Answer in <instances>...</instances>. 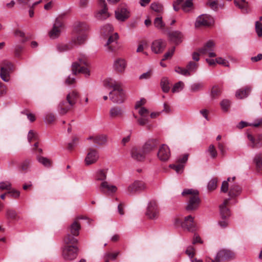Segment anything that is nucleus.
I'll use <instances>...</instances> for the list:
<instances>
[{
    "mask_svg": "<svg viewBox=\"0 0 262 262\" xmlns=\"http://www.w3.org/2000/svg\"><path fill=\"white\" fill-rule=\"evenodd\" d=\"M159 141L157 139L148 140L142 146V149L145 155L152 151L158 145Z\"/></svg>",
    "mask_w": 262,
    "mask_h": 262,
    "instance_id": "nucleus-21",
    "label": "nucleus"
},
{
    "mask_svg": "<svg viewBox=\"0 0 262 262\" xmlns=\"http://www.w3.org/2000/svg\"><path fill=\"white\" fill-rule=\"evenodd\" d=\"M217 179L214 178L212 179L209 182L207 185L208 190L212 191L216 189L217 187Z\"/></svg>",
    "mask_w": 262,
    "mask_h": 262,
    "instance_id": "nucleus-48",
    "label": "nucleus"
},
{
    "mask_svg": "<svg viewBox=\"0 0 262 262\" xmlns=\"http://www.w3.org/2000/svg\"><path fill=\"white\" fill-rule=\"evenodd\" d=\"M168 37L176 44H179L182 42L183 35L179 31H174L168 33Z\"/></svg>",
    "mask_w": 262,
    "mask_h": 262,
    "instance_id": "nucleus-26",
    "label": "nucleus"
},
{
    "mask_svg": "<svg viewBox=\"0 0 262 262\" xmlns=\"http://www.w3.org/2000/svg\"><path fill=\"white\" fill-rule=\"evenodd\" d=\"M79 98L78 93L73 91L69 93L66 97V99L61 101L58 105V112L61 115L66 114L71 110L76 103Z\"/></svg>",
    "mask_w": 262,
    "mask_h": 262,
    "instance_id": "nucleus-1",
    "label": "nucleus"
},
{
    "mask_svg": "<svg viewBox=\"0 0 262 262\" xmlns=\"http://www.w3.org/2000/svg\"><path fill=\"white\" fill-rule=\"evenodd\" d=\"M251 91V88L246 86L236 91L235 97L237 99H244L247 97Z\"/></svg>",
    "mask_w": 262,
    "mask_h": 262,
    "instance_id": "nucleus-25",
    "label": "nucleus"
},
{
    "mask_svg": "<svg viewBox=\"0 0 262 262\" xmlns=\"http://www.w3.org/2000/svg\"><path fill=\"white\" fill-rule=\"evenodd\" d=\"M99 158V152L97 150L93 148H90L84 159L86 165H90L95 163Z\"/></svg>",
    "mask_w": 262,
    "mask_h": 262,
    "instance_id": "nucleus-9",
    "label": "nucleus"
},
{
    "mask_svg": "<svg viewBox=\"0 0 262 262\" xmlns=\"http://www.w3.org/2000/svg\"><path fill=\"white\" fill-rule=\"evenodd\" d=\"M88 66V62L86 58L84 56L79 57L77 61L73 63L72 65V71L74 75L78 73H83L85 74L86 77L89 76L90 75V71L86 68L84 67Z\"/></svg>",
    "mask_w": 262,
    "mask_h": 262,
    "instance_id": "nucleus-4",
    "label": "nucleus"
},
{
    "mask_svg": "<svg viewBox=\"0 0 262 262\" xmlns=\"http://www.w3.org/2000/svg\"><path fill=\"white\" fill-rule=\"evenodd\" d=\"M106 142L107 137L104 135L96 136L94 139V143L99 145H104Z\"/></svg>",
    "mask_w": 262,
    "mask_h": 262,
    "instance_id": "nucleus-36",
    "label": "nucleus"
},
{
    "mask_svg": "<svg viewBox=\"0 0 262 262\" xmlns=\"http://www.w3.org/2000/svg\"><path fill=\"white\" fill-rule=\"evenodd\" d=\"M110 99L116 103H122L124 102L125 99V94L121 88L119 86V89L116 91H111L109 93Z\"/></svg>",
    "mask_w": 262,
    "mask_h": 262,
    "instance_id": "nucleus-11",
    "label": "nucleus"
},
{
    "mask_svg": "<svg viewBox=\"0 0 262 262\" xmlns=\"http://www.w3.org/2000/svg\"><path fill=\"white\" fill-rule=\"evenodd\" d=\"M131 157L137 161H142L145 158V154L143 149L136 147H133L130 150Z\"/></svg>",
    "mask_w": 262,
    "mask_h": 262,
    "instance_id": "nucleus-19",
    "label": "nucleus"
},
{
    "mask_svg": "<svg viewBox=\"0 0 262 262\" xmlns=\"http://www.w3.org/2000/svg\"><path fill=\"white\" fill-rule=\"evenodd\" d=\"M169 167L172 169H173L178 173H181L184 165V164H181L180 163H177L176 164H171L170 165Z\"/></svg>",
    "mask_w": 262,
    "mask_h": 262,
    "instance_id": "nucleus-51",
    "label": "nucleus"
},
{
    "mask_svg": "<svg viewBox=\"0 0 262 262\" xmlns=\"http://www.w3.org/2000/svg\"><path fill=\"white\" fill-rule=\"evenodd\" d=\"M99 4L102 9L97 14V18L100 20H104L109 17V14L107 12L106 4L105 0H99Z\"/></svg>",
    "mask_w": 262,
    "mask_h": 262,
    "instance_id": "nucleus-22",
    "label": "nucleus"
},
{
    "mask_svg": "<svg viewBox=\"0 0 262 262\" xmlns=\"http://www.w3.org/2000/svg\"><path fill=\"white\" fill-rule=\"evenodd\" d=\"M256 169L258 172H262V153L256 154L254 158Z\"/></svg>",
    "mask_w": 262,
    "mask_h": 262,
    "instance_id": "nucleus-33",
    "label": "nucleus"
},
{
    "mask_svg": "<svg viewBox=\"0 0 262 262\" xmlns=\"http://www.w3.org/2000/svg\"><path fill=\"white\" fill-rule=\"evenodd\" d=\"M108 36V39L107 41V42L105 45V46L107 47V50L108 51H113L114 49L112 45H111V44L117 41L118 38V35L117 33H115L114 35L110 34Z\"/></svg>",
    "mask_w": 262,
    "mask_h": 262,
    "instance_id": "nucleus-31",
    "label": "nucleus"
},
{
    "mask_svg": "<svg viewBox=\"0 0 262 262\" xmlns=\"http://www.w3.org/2000/svg\"><path fill=\"white\" fill-rule=\"evenodd\" d=\"M203 87V83L202 82L194 83L190 86V91L192 92H196L200 91Z\"/></svg>",
    "mask_w": 262,
    "mask_h": 262,
    "instance_id": "nucleus-50",
    "label": "nucleus"
},
{
    "mask_svg": "<svg viewBox=\"0 0 262 262\" xmlns=\"http://www.w3.org/2000/svg\"><path fill=\"white\" fill-rule=\"evenodd\" d=\"M151 9L157 12H160L163 10V6L160 4L152 3L150 5Z\"/></svg>",
    "mask_w": 262,
    "mask_h": 262,
    "instance_id": "nucleus-54",
    "label": "nucleus"
},
{
    "mask_svg": "<svg viewBox=\"0 0 262 262\" xmlns=\"http://www.w3.org/2000/svg\"><path fill=\"white\" fill-rule=\"evenodd\" d=\"M103 85L106 88H113L112 91H116L119 89L120 84L112 78H107L103 82Z\"/></svg>",
    "mask_w": 262,
    "mask_h": 262,
    "instance_id": "nucleus-29",
    "label": "nucleus"
},
{
    "mask_svg": "<svg viewBox=\"0 0 262 262\" xmlns=\"http://www.w3.org/2000/svg\"><path fill=\"white\" fill-rule=\"evenodd\" d=\"M182 9L185 12H188L193 7L192 0H187L182 5Z\"/></svg>",
    "mask_w": 262,
    "mask_h": 262,
    "instance_id": "nucleus-43",
    "label": "nucleus"
},
{
    "mask_svg": "<svg viewBox=\"0 0 262 262\" xmlns=\"http://www.w3.org/2000/svg\"><path fill=\"white\" fill-rule=\"evenodd\" d=\"M198 67V66L197 63L193 61H190L186 66V69L187 70H188L190 74L191 72H195L196 71Z\"/></svg>",
    "mask_w": 262,
    "mask_h": 262,
    "instance_id": "nucleus-49",
    "label": "nucleus"
},
{
    "mask_svg": "<svg viewBox=\"0 0 262 262\" xmlns=\"http://www.w3.org/2000/svg\"><path fill=\"white\" fill-rule=\"evenodd\" d=\"M37 138V134L32 130L29 132L28 135V140L29 142H31L33 140H36Z\"/></svg>",
    "mask_w": 262,
    "mask_h": 262,
    "instance_id": "nucleus-61",
    "label": "nucleus"
},
{
    "mask_svg": "<svg viewBox=\"0 0 262 262\" xmlns=\"http://www.w3.org/2000/svg\"><path fill=\"white\" fill-rule=\"evenodd\" d=\"M126 61L123 58H117L115 60L114 62L113 68L114 70L118 72H123L126 68Z\"/></svg>",
    "mask_w": 262,
    "mask_h": 262,
    "instance_id": "nucleus-23",
    "label": "nucleus"
},
{
    "mask_svg": "<svg viewBox=\"0 0 262 262\" xmlns=\"http://www.w3.org/2000/svg\"><path fill=\"white\" fill-rule=\"evenodd\" d=\"M213 21L212 17L208 14H202L199 16L195 23V27L199 28L200 27H209Z\"/></svg>",
    "mask_w": 262,
    "mask_h": 262,
    "instance_id": "nucleus-12",
    "label": "nucleus"
},
{
    "mask_svg": "<svg viewBox=\"0 0 262 262\" xmlns=\"http://www.w3.org/2000/svg\"><path fill=\"white\" fill-rule=\"evenodd\" d=\"M175 71L181 75H184V76H190V74L189 73V72L188 70H187V69H183L181 67H177L175 69Z\"/></svg>",
    "mask_w": 262,
    "mask_h": 262,
    "instance_id": "nucleus-59",
    "label": "nucleus"
},
{
    "mask_svg": "<svg viewBox=\"0 0 262 262\" xmlns=\"http://www.w3.org/2000/svg\"><path fill=\"white\" fill-rule=\"evenodd\" d=\"M184 84L182 81H179L176 83L172 89V93H176L182 90L184 88Z\"/></svg>",
    "mask_w": 262,
    "mask_h": 262,
    "instance_id": "nucleus-52",
    "label": "nucleus"
},
{
    "mask_svg": "<svg viewBox=\"0 0 262 262\" xmlns=\"http://www.w3.org/2000/svg\"><path fill=\"white\" fill-rule=\"evenodd\" d=\"M146 216L150 220H156L159 216V210L156 201H150L147 206L145 213Z\"/></svg>",
    "mask_w": 262,
    "mask_h": 262,
    "instance_id": "nucleus-8",
    "label": "nucleus"
},
{
    "mask_svg": "<svg viewBox=\"0 0 262 262\" xmlns=\"http://www.w3.org/2000/svg\"><path fill=\"white\" fill-rule=\"evenodd\" d=\"M114 30L113 26L110 24H106L102 27L101 33L104 36H108L111 34Z\"/></svg>",
    "mask_w": 262,
    "mask_h": 262,
    "instance_id": "nucleus-37",
    "label": "nucleus"
},
{
    "mask_svg": "<svg viewBox=\"0 0 262 262\" xmlns=\"http://www.w3.org/2000/svg\"><path fill=\"white\" fill-rule=\"evenodd\" d=\"M170 83L166 77H163L161 79V86L162 89V91L165 93H167L170 90Z\"/></svg>",
    "mask_w": 262,
    "mask_h": 262,
    "instance_id": "nucleus-38",
    "label": "nucleus"
},
{
    "mask_svg": "<svg viewBox=\"0 0 262 262\" xmlns=\"http://www.w3.org/2000/svg\"><path fill=\"white\" fill-rule=\"evenodd\" d=\"M230 101L227 99H224L220 103L222 110L225 112L228 111V108L230 106Z\"/></svg>",
    "mask_w": 262,
    "mask_h": 262,
    "instance_id": "nucleus-53",
    "label": "nucleus"
},
{
    "mask_svg": "<svg viewBox=\"0 0 262 262\" xmlns=\"http://www.w3.org/2000/svg\"><path fill=\"white\" fill-rule=\"evenodd\" d=\"M81 226L77 220L74 221L68 229V232L71 233L74 236H78L79 233Z\"/></svg>",
    "mask_w": 262,
    "mask_h": 262,
    "instance_id": "nucleus-27",
    "label": "nucleus"
},
{
    "mask_svg": "<svg viewBox=\"0 0 262 262\" xmlns=\"http://www.w3.org/2000/svg\"><path fill=\"white\" fill-rule=\"evenodd\" d=\"M31 160L30 159H26L24 161L20 164V168L21 170L24 171H27L31 165Z\"/></svg>",
    "mask_w": 262,
    "mask_h": 262,
    "instance_id": "nucleus-46",
    "label": "nucleus"
},
{
    "mask_svg": "<svg viewBox=\"0 0 262 262\" xmlns=\"http://www.w3.org/2000/svg\"><path fill=\"white\" fill-rule=\"evenodd\" d=\"M242 191L241 188L237 185H233L230 187L229 195L231 198H234L238 195Z\"/></svg>",
    "mask_w": 262,
    "mask_h": 262,
    "instance_id": "nucleus-34",
    "label": "nucleus"
},
{
    "mask_svg": "<svg viewBox=\"0 0 262 262\" xmlns=\"http://www.w3.org/2000/svg\"><path fill=\"white\" fill-rule=\"evenodd\" d=\"M154 25L155 26L159 29H162L164 28L165 26L164 23L162 21V17H156L154 20Z\"/></svg>",
    "mask_w": 262,
    "mask_h": 262,
    "instance_id": "nucleus-47",
    "label": "nucleus"
},
{
    "mask_svg": "<svg viewBox=\"0 0 262 262\" xmlns=\"http://www.w3.org/2000/svg\"><path fill=\"white\" fill-rule=\"evenodd\" d=\"M146 189V185L141 181L136 180L129 185L127 192L129 195H134L140 193Z\"/></svg>",
    "mask_w": 262,
    "mask_h": 262,
    "instance_id": "nucleus-7",
    "label": "nucleus"
},
{
    "mask_svg": "<svg viewBox=\"0 0 262 262\" xmlns=\"http://www.w3.org/2000/svg\"><path fill=\"white\" fill-rule=\"evenodd\" d=\"M157 156L161 161H167L170 156V152L169 147L166 145L163 144L159 148Z\"/></svg>",
    "mask_w": 262,
    "mask_h": 262,
    "instance_id": "nucleus-18",
    "label": "nucleus"
},
{
    "mask_svg": "<svg viewBox=\"0 0 262 262\" xmlns=\"http://www.w3.org/2000/svg\"><path fill=\"white\" fill-rule=\"evenodd\" d=\"M99 189L101 193L110 195L115 193L117 188L116 186L110 184L107 181L102 182L99 186Z\"/></svg>",
    "mask_w": 262,
    "mask_h": 262,
    "instance_id": "nucleus-15",
    "label": "nucleus"
},
{
    "mask_svg": "<svg viewBox=\"0 0 262 262\" xmlns=\"http://www.w3.org/2000/svg\"><path fill=\"white\" fill-rule=\"evenodd\" d=\"M64 28L63 23L61 18L57 17L53 24L52 29L49 32V36L51 39H56L59 37Z\"/></svg>",
    "mask_w": 262,
    "mask_h": 262,
    "instance_id": "nucleus-6",
    "label": "nucleus"
},
{
    "mask_svg": "<svg viewBox=\"0 0 262 262\" xmlns=\"http://www.w3.org/2000/svg\"><path fill=\"white\" fill-rule=\"evenodd\" d=\"M247 137L249 141V146L252 148H260L262 147V134H258L254 137L251 134H248Z\"/></svg>",
    "mask_w": 262,
    "mask_h": 262,
    "instance_id": "nucleus-13",
    "label": "nucleus"
},
{
    "mask_svg": "<svg viewBox=\"0 0 262 262\" xmlns=\"http://www.w3.org/2000/svg\"><path fill=\"white\" fill-rule=\"evenodd\" d=\"M234 253L231 251L223 249L220 250L216 254L215 259L212 260V262H220L221 261L232 258Z\"/></svg>",
    "mask_w": 262,
    "mask_h": 262,
    "instance_id": "nucleus-14",
    "label": "nucleus"
},
{
    "mask_svg": "<svg viewBox=\"0 0 262 262\" xmlns=\"http://www.w3.org/2000/svg\"><path fill=\"white\" fill-rule=\"evenodd\" d=\"M124 111L122 107L114 106L109 111V116L111 119L121 118L124 116Z\"/></svg>",
    "mask_w": 262,
    "mask_h": 262,
    "instance_id": "nucleus-20",
    "label": "nucleus"
},
{
    "mask_svg": "<svg viewBox=\"0 0 262 262\" xmlns=\"http://www.w3.org/2000/svg\"><path fill=\"white\" fill-rule=\"evenodd\" d=\"M6 215L8 217H9L12 219H14L16 217L17 213L16 211L14 210L8 209L7 211Z\"/></svg>",
    "mask_w": 262,
    "mask_h": 262,
    "instance_id": "nucleus-64",
    "label": "nucleus"
},
{
    "mask_svg": "<svg viewBox=\"0 0 262 262\" xmlns=\"http://www.w3.org/2000/svg\"><path fill=\"white\" fill-rule=\"evenodd\" d=\"M199 192L196 189H185L182 192L184 196L189 195V200L186 206V210L188 211H192L196 210L200 204L201 200L199 198Z\"/></svg>",
    "mask_w": 262,
    "mask_h": 262,
    "instance_id": "nucleus-2",
    "label": "nucleus"
},
{
    "mask_svg": "<svg viewBox=\"0 0 262 262\" xmlns=\"http://www.w3.org/2000/svg\"><path fill=\"white\" fill-rule=\"evenodd\" d=\"M214 47L215 43L214 42L210 40L202 48L199 49L198 51L201 54H208L210 57H214L216 56V54L213 52Z\"/></svg>",
    "mask_w": 262,
    "mask_h": 262,
    "instance_id": "nucleus-10",
    "label": "nucleus"
},
{
    "mask_svg": "<svg viewBox=\"0 0 262 262\" xmlns=\"http://www.w3.org/2000/svg\"><path fill=\"white\" fill-rule=\"evenodd\" d=\"M222 90L221 88L217 86H213L211 91V96L212 98L215 99L221 94Z\"/></svg>",
    "mask_w": 262,
    "mask_h": 262,
    "instance_id": "nucleus-42",
    "label": "nucleus"
},
{
    "mask_svg": "<svg viewBox=\"0 0 262 262\" xmlns=\"http://www.w3.org/2000/svg\"><path fill=\"white\" fill-rule=\"evenodd\" d=\"M37 160L39 163L42 164L43 166H45L46 167H50L52 165V161L50 159L46 157H38Z\"/></svg>",
    "mask_w": 262,
    "mask_h": 262,
    "instance_id": "nucleus-45",
    "label": "nucleus"
},
{
    "mask_svg": "<svg viewBox=\"0 0 262 262\" xmlns=\"http://www.w3.org/2000/svg\"><path fill=\"white\" fill-rule=\"evenodd\" d=\"M149 111L144 107H141L139 108L138 113L141 117H148Z\"/></svg>",
    "mask_w": 262,
    "mask_h": 262,
    "instance_id": "nucleus-60",
    "label": "nucleus"
},
{
    "mask_svg": "<svg viewBox=\"0 0 262 262\" xmlns=\"http://www.w3.org/2000/svg\"><path fill=\"white\" fill-rule=\"evenodd\" d=\"M190 221V222H192V216L191 215H188L187 216H186L184 219V221L183 222L179 219H176L174 220V224L177 226H180L183 228L184 229H190L192 227V225H188L187 224L188 221ZM192 224V223H190Z\"/></svg>",
    "mask_w": 262,
    "mask_h": 262,
    "instance_id": "nucleus-24",
    "label": "nucleus"
},
{
    "mask_svg": "<svg viewBox=\"0 0 262 262\" xmlns=\"http://www.w3.org/2000/svg\"><path fill=\"white\" fill-rule=\"evenodd\" d=\"M208 151L210 154L211 157L214 159L217 156V151L215 146L213 144H210L208 147Z\"/></svg>",
    "mask_w": 262,
    "mask_h": 262,
    "instance_id": "nucleus-55",
    "label": "nucleus"
},
{
    "mask_svg": "<svg viewBox=\"0 0 262 262\" xmlns=\"http://www.w3.org/2000/svg\"><path fill=\"white\" fill-rule=\"evenodd\" d=\"M9 73L10 72L5 68H1L0 76L3 80L5 82H8L10 80Z\"/></svg>",
    "mask_w": 262,
    "mask_h": 262,
    "instance_id": "nucleus-44",
    "label": "nucleus"
},
{
    "mask_svg": "<svg viewBox=\"0 0 262 262\" xmlns=\"http://www.w3.org/2000/svg\"><path fill=\"white\" fill-rule=\"evenodd\" d=\"M262 124V119L258 118L254 121L252 123H248L245 121H241L239 123L238 127L240 128H243L248 126H252L255 127H257Z\"/></svg>",
    "mask_w": 262,
    "mask_h": 262,
    "instance_id": "nucleus-30",
    "label": "nucleus"
},
{
    "mask_svg": "<svg viewBox=\"0 0 262 262\" xmlns=\"http://www.w3.org/2000/svg\"><path fill=\"white\" fill-rule=\"evenodd\" d=\"M133 116L137 119V122L138 125L141 126H144L147 125L149 122V118L145 117H138L137 115L133 114Z\"/></svg>",
    "mask_w": 262,
    "mask_h": 262,
    "instance_id": "nucleus-40",
    "label": "nucleus"
},
{
    "mask_svg": "<svg viewBox=\"0 0 262 262\" xmlns=\"http://www.w3.org/2000/svg\"><path fill=\"white\" fill-rule=\"evenodd\" d=\"M73 47L72 44H71V41L69 44H58L57 46V49L58 51L59 52H64L68 50H70L72 49Z\"/></svg>",
    "mask_w": 262,
    "mask_h": 262,
    "instance_id": "nucleus-41",
    "label": "nucleus"
},
{
    "mask_svg": "<svg viewBox=\"0 0 262 262\" xmlns=\"http://www.w3.org/2000/svg\"><path fill=\"white\" fill-rule=\"evenodd\" d=\"M255 31L258 37H262V24L259 21L255 22Z\"/></svg>",
    "mask_w": 262,
    "mask_h": 262,
    "instance_id": "nucleus-56",
    "label": "nucleus"
},
{
    "mask_svg": "<svg viewBox=\"0 0 262 262\" xmlns=\"http://www.w3.org/2000/svg\"><path fill=\"white\" fill-rule=\"evenodd\" d=\"M89 30V26L88 24L84 23H79L76 28L77 36L72 38L71 41V44L74 46L83 43L87 38V35L85 32Z\"/></svg>",
    "mask_w": 262,
    "mask_h": 262,
    "instance_id": "nucleus-3",
    "label": "nucleus"
},
{
    "mask_svg": "<svg viewBox=\"0 0 262 262\" xmlns=\"http://www.w3.org/2000/svg\"><path fill=\"white\" fill-rule=\"evenodd\" d=\"M78 252V248L72 245H66L62 248V256L66 260H73L75 259Z\"/></svg>",
    "mask_w": 262,
    "mask_h": 262,
    "instance_id": "nucleus-5",
    "label": "nucleus"
},
{
    "mask_svg": "<svg viewBox=\"0 0 262 262\" xmlns=\"http://www.w3.org/2000/svg\"><path fill=\"white\" fill-rule=\"evenodd\" d=\"M75 236L71 233L68 232L64 238V242L66 245H73L77 243L78 239Z\"/></svg>",
    "mask_w": 262,
    "mask_h": 262,
    "instance_id": "nucleus-35",
    "label": "nucleus"
},
{
    "mask_svg": "<svg viewBox=\"0 0 262 262\" xmlns=\"http://www.w3.org/2000/svg\"><path fill=\"white\" fill-rule=\"evenodd\" d=\"M11 184L8 181L0 182V189L1 190H7L11 189Z\"/></svg>",
    "mask_w": 262,
    "mask_h": 262,
    "instance_id": "nucleus-57",
    "label": "nucleus"
},
{
    "mask_svg": "<svg viewBox=\"0 0 262 262\" xmlns=\"http://www.w3.org/2000/svg\"><path fill=\"white\" fill-rule=\"evenodd\" d=\"M188 154H184L182 157H180L177 159V163H180L181 164H185L187 162V161L188 160Z\"/></svg>",
    "mask_w": 262,
    "mask_h": 262,
    "instance_id": "nucleus-63",
    "label": "nucleus"
},
{
    "mask_svg": "<svg viewBox=\"0 0 262 262\" xmlns=\"http://www.w3.org/2000/svg\"><path fill=\"white\" fill-rule=\"evenodd\" d=\"M166 46V43L162 39H159L154 40L151 46V49L155 54L162 53Z\"/></svg>",
    "mask_w": 262,
    "mask_h": 262,
    "instance_id": "nucleus-17",
    "label": "nucleus"
},
{
    "mask_svg": "<svg viewBox=\"0 0 262 262\" xmlns=\"http://www.w3.org/2000/svg\"><path fill=\"white\" fill-rule=\"evenodd\" d=\"M129 11L125 7H118L115 11L116 18L120 21H124L129 17Z\"/></svg>",
    "mask_w": 262,
    "mask_h": 262,
    "instance_id": "nucleus-16",
    "label": "nucleus"
},
{
    "mask_svg": "<svg viewBox=\"0 0 262 262\" xmlns=\"http://www.w3.org/2000/svg\"><path fill=\"white\" fill-rule=\"evenodd\" d=\"M7 193L10 194L14 199L18 198L20 195V192L15 189H10L7 192Z\"/></svg>",
    "mask_w": 262,
    "mask_h": 262,
    "instance_id": "nucleus-62",
    "label": "nucleus"
},
{
    "mask_svg": "<svg viewBox=\"0 0 262 262\" xmlns=\"http://www.w3.org/2000/svg\"><path fill=\"white\" fill-rule=\"evenodd\" d=\"M234 4L236 7L241 9L244 13H247V7L248 5L246 0H241V2H239L236 0L234 1Z\"/></svg>",
    "mask_w": 262,
    "mask_h": 262,
    "instance_id": "nucleus-39",
    "label": "nucleus"
},
{
    "mask_svg": "<svg viewBox=\"0 0 262 262\" xmlns=\"http://www.w3.org/2000/svg\"><path fill=\"white\" fill-rule=\"evenodd\" d=\"M229 199L225 200L224 203L220 206L221 215L223 219H225L230 215V211L226 206L229 203Z\"/></svg>",
    "mask_w": 262,
    "mask_h": 262,
    "instance_id": "nucleus-28",
    "label": "nucleus"
},
{
    "mask_svg": "<svg viewBox=\"0 0 262 262\" xmlns=\"http://www.w3.org/2000/svg\"><path fill=\"white\" fill-rule=\"evenodd\" d=\"M107 169H99L96 173V180L105 182L107 177Z\"/></svg>",
    "mask_w": 262,
    "mask_h": 262,
    "instance_id": "nucleus-32",
    "label": "nucleus"
},
{
    "mask_svg": "<svg viewBox=\"0 0 262 262\" xmlns=\"http://www.w3.org/2000/svg\"><path fill=\"white\" fill-rule=\"evenodd\" d=\"M119 252H117L114 253L107 252L105 254V258L107 259L115 260L117 257L118 256Z\"/></svg>",
    "mask_w": 262,
    "mask_h": 262,
    "instance_id": "nucleus-58",
    "label": "nucleus"
}]
</instances>
